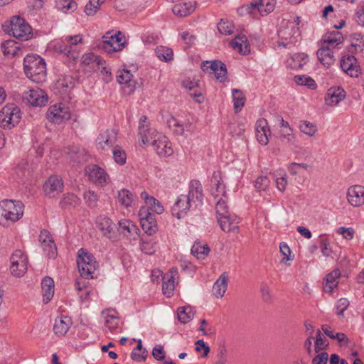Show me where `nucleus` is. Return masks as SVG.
Returning a JSON list of instances; mask_svg holds the SVG:
<instances>
[{
  "label": "nucleus",
  "instance_id": "nucleus-1",
  "mask_svg": "<svg viewBox=\"0 0 364 364\" xmlns=\"http://www.w3.org/2000/svg\"><path fill=\"white\" fill-rule=\"evenodd\" d=\"M23 70L28 78L36 83L46 81V62L37 54H28L23 59Z\"/></svg>",
  "mask_w": 364,
  "mask_h": 364
},
{
  "label": "nucleus",
  "instance_id": "nucleus-2",
  "mask_svg": "<svg viewBox=\"0 0 364 364\" xmlns=\"http://www.w3.org/2000/svg\"><path fill=\"white\" fill-rule=\"evenodd\" d=\"M4 32L14 38L27 41L33 36L32 28L24 18L16 16L11 18L9 22L2 25Z\"/></svg>",
  "mask_w": 364,
  "mask_h": 364
},
{
  "label": "nucleus",
  "instance_id": "nucleus-3",
  "mask_svg": "<svg viewBox=\"0 0 364 364\" xmlns=\"http://www.w3.org/2000/svg\"><path fill=\"white\" fill-rule=\"evenodd\" d=\"M24 205L20 200H3L0 201V224L4 220L16 222L23 215Z\"/></svg>",
  "mask_w": 364,
  "mask_h": 364
},
{
  "label": "nucleus",
  "instance_id": "nucleus-4",
  "mask_svg": "<svg viewBox=\"0 0 364 364\" xmlns=\"http://www.w3.org/2000/svg\"><path fill=\"white\" fill-rule=\"evenodd\" d=\"M77 263L80 276L84 279H92L98 264L94 256L83 249L77 252Z\"/></svg>",
  "mask_w": 364,
  "mask_h": 364
},
{
  "label": "nucleus",
  "instance_id": "nucleus-5",
  "mask_svg": "<svg viewBox=\"0 0 364 364\" xmlns=\"http://www.w3.org/2000/svg\"><path fill=\"white\" fill-rule=\"evenodd\" d=\"M22 112L16 105L7 104L0 111V127L11 129L20 122Z\"/></svg>",
  "mask_w": 364,
  "mask_h": 364
},
{
  "label": "nucleus",
  "instance_id": "nucleus-6",
  "mask_svg": "<svg viewBox=\"0 0 364 364\" xmlns=\"http://www.w3.org/2000/svg\"><path fill=\"white\" fill-rule=\"evenodd\" d=\"M299 18L296 16L294 21L287 22L286 27L279 30L278 34L282 42L279 43V46L287 47L288 46L294 45L298 42L300 37L299 27L296 26L299 24Z\"/></svg>",
  "mask_w": 364,
  "mask_h": 364
},
{
  "label": "nucleus",
  "instance_id": "nucleus-7",
  "mask_svg": "<svg viewBox=\"0 0 364 364\" xmlns=\"http://www.w3.org/2000/svg\"><path fill=\"white\" fill-rule=\"evenodd\" d=\"M10 271L12 276L21 278L28 271V259L27 255L21 250H15L10 257Z\"/></svg>",
  "mask_w": 364,
  "mask_h": 364
},
{
  "label": "nucleus",
  "instance_id": "nucleus-8",
  "mask_svg": "<svg viewBox=\"0 0 364 364\" xmlns=\"http://www.w3.org/2000/svg\"><path fill=\"white\" fill-rule=\"evenodd\" d=\"M125 44L126 41L120 31L115 34H112L111 32H107L102 37L101 47L105 51L110 53L122 50L125 46Z\"/></svg>",
  "mask_w": 364,
  "mask_h": 364
},
{
  "label": "nucleus",
  "instance_id": "nucleus-9",
  "mask_svg": "<svg viewBox=\"0 0 364 364\" xmlns=\"http://www.w3.org/2000/svg\"><path fill=\"white\" fill-rule=\"evenodd\" d=\"M71 117V113L68 107L63 103L55 104L49 108L47 118L54 124H61Z\"/></svg>",
  "mask_w": 364,
  "mask_h": 364
},
{
  "label": "nucleus",
  "instance_id": "nucleus-10",
  "mask_svg": "<svg viewBox=\"0 0 364 364\" xmlns=\"http://www.w3.org/2000/svg\"><path fill=\"white\" fill-rule=\"evenodd\" d=\"M89 179L99 186H106L110 181V178L106 171L96 164H90L85 168Z\"/></svg>",
  "mask_w": 364,
  "mask_h": 364
},
{
  "label": "nucleus",
  "instance_id": "nucleus-11",
  "mask_svg": "<svg viewBox=\"0 0 364 364\" xmlns=\"http://www.w3.org/2000/svg\"><path fill=\"white\" fill-rule=\"evenodd\" d=\"M140 223L143 230L149 235H154L158 230V225L155 215L151 214L149 209L141 208L139 213Z\"/></svg>",
  "mask_w": 364,
  "mask_h": 364
},
{
  "label": "nucleus",
  "instance_id": "nucleus-12",
  "mask_svg": "<svg viewBox=\"0 0 364 364\" xmlns=\"http://www.w3.org/2000/svg\"><path fill=\"white\" fill-rule=\"evenodd\" d=\"M117 133L114 129H107L100 134L96 139L97 147L102 151L112 150L117 146Z\"/></svg>",
  "mask_w": 364,
  "mask_h": 364
},
{
  "label": "nucleus",
  "instance_id": "nucleus-13",
  "mask_svg": "<svg viewBox=\"0 0 364 364\" xmlns=\"http://www.w3.org/2000/svg\"><path fill=\"white\" fill-rule=\"evenodd\" d=\"M22 101L32 107H43L46 105V92L39 88L26 91L22 95Z\"/></svg>",
  "mask_w": 364,
  "mask_h": 364
},
{
  "label": "nucleus",
  "instance_id": "nucleus-14",
  "mask_svg": "<svg viewBox=\"0 0 364 364\" xmlns=\"http://www.w3.org/2000/svg\"><path fill=\"white\" fill-rule=\"evenodd\" d=\"M160 134L161 133L157 132L155 129L149 127V122H147V117L146 116H142L140 118L138 134L139 141H141L143 144H151L152 141L156 138V134Z\"/></svg>",
  "mask_w": 364,
  "mask_h": 364
},
{
  "label": "nucleus",
  "instance_id": "nucleus-15",
  "mask_svg": "<svg viewBox=\"0 0 364 364\" xmlns=\"http://www.w3.org/2000/svg\"><path fill=\"white\" fill-rule=\"evenodd\" d=\"M201 68L204 72L213 73L215 78L220 82H224L227 77L226 66L221 61L203 62Z\"/></svg>",
  "mask_w": 364,
  "mask_h": 364
},
{
  "label": "nucleus",
  "instance_id": "nucleus-16",
  "mask_svg": "<svg viewBox=\"0 0 364 364\" xmlns=\"http://www.w3.org/2000/svg\"><path fill=\"white\" fill-rule=\"evenodd\" d=\"M151 145L157 154L161 157L171 156L173 153L171 142L161 133L156 134V138L152 141Z\"/></svg>",
  "mask_w": 364,
  "mask_h": 364
},
{
  "label": "nucleus",
  "instance_id": "nucleus-17",
  "mask_svg": "<svg viewBox=\"0 0 364 364\" xmlns=\"http://www.w3.org/2000/svg\"><path fill=\"white\" fill-rule=\"evenodd\" d=\"M342 70L351 77H358L361 73V68L357 59L350 55H343L341 60Z\"/></svg>",
  "mask_w": 364,
  "mask_h": 364
},
{
  "label": "nucleus",
  "instance_id": "nucleus-18",
  "mask_svg": "<svg viewBox=\"0 0 364 364\" xmlns=\"http://www.w3.org/2000/svg\"><path fill=\"white\" fill-rule=\"evenodd\" d=\"M118 82L122 85L124 92L131 95L136 89V82L133 80V75L128 70H119L117 75Z\"/></svg>",
  "mask_w": 364,
  "mask_h": 364
},
{
  "label": "nucleus",
  "instance_id": "nucleus-19",
  "mask_svg": "<svg viewBox=\"0 0 364 364\" xmlns=\"http://www.w3.org/2000/svg\"><path fill=\"white\" fill-rule=\"evenodd\" d=\"M192 205V203L186 195H181L171 208V214L178 219H181L187 215Z\"/></svg>",
  "mask_w": 364,
  "mask_h": 364
},
{
  "label": "nucleus",
  "instance_id": "nucleus-20",
  "mask_svg": "<svg viewBox=\"0 0 364 364\" xmlns=\"http://www.w3.org/2000/svg\"><path fill=\"white\" fill-rule=\"evenodd\" d=\"M218 222L223 231L225 232H237L240 218L234 214H228L218 218Z\"/></svg>",
  "mask_w": 364,
  "mask_h": 364
},
{
  "label": "nucleus",
  "instance_id": "nucleus-21",
  "mask_svg": "<svg viewBox=\"0 0 364 364\" xmlns=\"http://www.w3.org/2000/svg\"><path fill=\"white\" fill-rule=\"evenodd\" d=\"M81 64L89 71L100 70V66L106 64L105 61L99 55L92 53H86L81 58Z\"/></svg>",
  "mask_w": 364,
  "mask_h": 364
},
{
  "label": "nucleus",
  "instance_id": "nucleus-22",
  "mask_svg": "<svg viewBox=\"0 0 364 364\" xmlns=\"http://www.w3.org/2000/svg\"><path fill=\"white\" fill-rule=\"evenodd\" d=\"M211 193L215 200L220 197L228 198L225 185L222 179L220 172H214L211 179Z\"/></svg>",
  "mask_w": 364,
  "mask_h": 364
},
{
  "label": "nucleus",
  "instance_id": "nucleus-23",
  "mask_svg": "<svg viewBox=\"0 0 364 364\" xmlns=\"http://www.w3.org/2000/svg\"><path fill=\"white\" fill-rule=\"evenodd\" d=\"M186 196L195 206H197L198 203H202L203 193L200 182L197 180L191 181L189 184L188 193Z\"/></svg>",
  "mask_w": 364,
  "mask_h": 364
},
{
  "label": "nucleus",
  "instance_id": "nucleus-24",
  "mask_svg": "<svg viewBox=\"0 0 364 364\" xmlns=\"http://www.w3.org/2000/svg\"><path fill=\"white\" fill-rule=\"evenodd\" d=\"M347 198L349 203L354 207L363 205L364 187L358 185L350 187L347 191Z\"/></svg>",
  "mask_w": 364,
  "mask_h": 364
},
{
  "label": "nucleus",
  "instance_id": "nucleus-25",
  "mask_svg": "<svg viewBox=\"0 0 364 364\" xmlns=\"http://www.w3.org/2000/svg\"><path fill=\"white\" fill-rule=\"evenodd\" d=\"M255 132L258 142L262 145H267L269 141L268 136L270 135V129L265 119L261 118L256 122Z\"/></svg>",
  "mask_w": 364,
  "mask_h": 364
},
{
  "label": "nucleus",
  "instance_id": "nucleus-26",
  "mask_svg": "<svg viewBox=\"0 0 364 364\" xmlns=\"http://www.w3.org/2000/svg\"><path fill=\"white\" fill-rule=\"evenodd\" d=\"M346 97L345 90L340 87H333L328 90L325 97V102L328 106L334 107L343 100Z\"/></svg>",
  "mask_w": 364,
  "mask_h": 364
},
{
  "label": "nucleus",
  "instance_id": "nucleus-27",
  "mask_svg": "<svg viewBox=\"0 0 364 364\" xmlns=\"http://www.w3.org/2000/svg\"><path fill=\"white\" fill-rule=\"evenodd\" d=\"M64 183L60 176L54 175L47 180V196L54 198L63 192Z\"/></svg>",
  "mask_w": 364,
  "mask_h": 364
},
{
  "label": "nucleus",
  "instance_id": "nucleus-28",
  "mask_svg": "<svg viewBox=\"0 0 364 364\" xmlns=\"http://www.w3.org/2000/svg\"><path fill=\"white\" fill-rule=\"evenodd\" d=\"M178 275V270L176 268H172L168 273L165 274L163 277L164 282L162 290L164 294L166 297H171L173 295L175 289V279Z\"/></svg>",
  "mask_w": 364,
  "mask_h": 364
},
{
  "label": "nucleus",
  "instance_id": "nucleus-29",
  "mask_svg": "<svg viewBox=\"0 0 364 364\" xmlns=\"http://www.w3.org/2000/svg\"><path fill=\"white\" fill-rule=\"evenodd\" d=\"M47 49L53 51L56 53H63L65 54L68 58L73 59V60H76L78 57V55L77 53L74 52L73 50H71L70 48L65 44V42L58 41H53L50 42Z\"/></svg>",
  "mask_w": 364,
  "mask_h": 364
},
{
  "label": "nucleus",
  "instance_id": "nucleus-30",
  "mask_svg": "<svg viewBox=\"0 0 364 364\" xmlns=\"http://www.w3.org/2000/svg\"><path fill=\"white\" fill-rule=\"evenodd\" d=\"M97 227L108 238L114 237L115 225L110 218L105 215H100L97 219Z\"/></svg>",
  "mask_w": 364,
  "mask_h": 364
},
{
  "label": "nucleus",
  "instance_id": "nucleus-31",
  "mask_svg": "<svg viewBox=\"0 0 364 364\" xmlns=\"http://www.w3.org/2000/svg\"><path fill=\"white\" fill-rule=\"evenodd\" d=\"M106 327L112 332H114L119 328L120 319L118 314L114 310H106L102 311Z\"/></svg>",
  "mask_w": 364,
  "mask_h": 364
},
{
  "label": "nucleus",
  "instance_id": "nucleus-32",
  "mask_svg": "<svg viewBox=\"0 0 364 364\" xmlns=\"http://www.w3.org/2000/svg\"><path fill=\"white\" fill-rule=\"evenodd\" d=\"M317 58L320 63L325 67H330L335 62V58L331 48L321 45V48L317 50Z\"/></svg>",
  "mask_w": 364,
  "mask_h": 364
},
{
  "label": "nucleus",
  "instance_id": "nucleus-33",
  "mask_svg": "<svg viewBox=\"0 0 364 364\" xmlns=\"http://www.w3.org/2000/svg\"><path fill=\"white\" fill-rule=\"evenodd\" d=\"M228 275L223 272L213 286V292L218 299L222 298L228 288Z\"/></svg>",
  "mask_w": 364,
  "mask_h": 364
},
{
  "label": "nucleus",
  "instance_id": "nucleus-34",
  "mask_svg": "<svg viewBox=\"0 0 364 364\" xmlns=\"http://www.w3.org/2000/svg\"><path fill=\"white\" fill-rule=\"evenodd\" d=\"M72 325V320L68 316L57 317L53 325V331L58 336L65 335Z\"/></svg>",
  "mask_w": 364,
  "mask_h": 364
},
{
  "label": "nucleus",
  "instance_id": "nucleus-35",
  "mask_svg": "<svg viewBox=\"0 0 364 364\" xmlns=\"http://www.w3.org/2000/svg\"><path fill=\"white\" fill-rule=\"evenodd\" d=\"M230 44L235 50L238 51L241 54L246 55L250 52V46L245 35L236 36Z\"/></svg>",
  "mask_w": 364,
  "mask_h": 364
},
{
  "label": "nucleus",
  "instance_id": "nucleus-36",
  "mask_svg": "<svg viewBox=\"0 0 364 364\" xmlns=\"http://www.w3.org/2000/svg\"><path fill=\"white\" fill-rule=\"evenodd\" d=\"M195 9V4L191 1L176 4L173 9V13L176 16L185 17L190 15Z\"/></svg>",
  "mask_w": 364,
  "mask_h": 364
},
{
  "label": "nucleus",
  "instance_id": "nucleus-37",
  "mask_svg": "<svg viewBox=\"0 0 364 364\" xmlns=\"http://www.w3.org/2000/svg\"><path fill=\"white\" fill-rule=\"evenodd\" d=\"M309 61L308 55L305 53H295L287 60V65L291 69L296 70L302 68Z\"/></svg>",
  "mask_w": 364,
  "mask_h": 364
},
{
  "label": "nucleus",
  "instance_id": "nucleus-38",
  "mask_svg": "<svg viewBox=\"0 0 364 364\" xmlns=\"http://www.w3.org/2000/svg\"><path fill=\"white\" fill-rule=\"evenodd\" d=\"M141 198L144 200L145 203L149 206L152 211L156 213L157 214H161L164 213V208L161 202L153 196H150L147 192H141Z\"/></svg>",
  "mask_w": 364,
  "mask_h": 364
},
{
  "label": "nucleus",
  "instance_id": "nucleus-39",
  "mask_svg": "<svg viewBox=\"0 0 364 364\" xmlns=\"http://www.w3.org/2000/svg\"><path fill=\"white\" fill-rule=\"evenodd\" d=\"M80 204V199L73 193H67L63 195L60 201V207L63 209L75 208Z\"/></svg>",
  "mask_w": 364,
  "mask_h": 364
},
{
  "label": "nucleus",
  "instance_id": "nucleus-40",
  "mask_svg": "<svg viewBox=\"0 0 364 364\" xmlns=\"http://www.w3.org/2000/svg\"><path fill=\"white\" fill-rule=\"evenodd\" d=\"M341 273L338 269L333 270L326 277V282L323 286L324 291L331 292L338 285V279Z\"/></svg>",
  "mask_w": 364,
  "mask_h": 364
},
{
  "label": "nucleus",
  "instance_id": "nucleus-41",
  "mask_svg": "<svg viewBox=\"0 0 364 364\" xmlns=\"http://www.w3.org/2000/svg\"><path fill=\"white\" fill-rule=\"evenodd\" d=\"M73 86L70 77H63L58 79L54 85V90L61 95L66 94Z\"/></svg>",
  "mask_w": 364,
  "mask_h": 364
},
{
  "label": "nucleus",
  "instance_id": "nucleus-42",
  "mask_svg": "<svg viewBox=\"0 0 364 364\" xmlns=\"http://www.w3.org/2000/svg\"><path fill=\"white\" fill-rule=\"evenodd\" d=\"M119 226L124 234L127 232V235L133 237L134 239H136L138 236L139 228L132 221L129 220H120Z\"/></svg>",
  "mask_w": 364,
  "mask_h": 364
},
{
  "label": "nucleus",
  "instance_id": "nucleus-43",
  "mask_svg": "<svg viewBox=\"0 0 364 364\" xmlns=\"http://www.w3.org/2000/svg\"><path fill=\"white\" fill-rule=\"evenodd\" d=\"M191 253L198 259H203L209 254L210 248L207 244L196 242L191 247Z\"/></svg>",
  "mask_w": 364,
  "mask_h": 364
},
{
  "label": "nucleus",
  "instance_id": "nucleus-44",
  "mask_svg": "<svg viewBox=\"0 0 364 364\" xmlns=\"http://www.w3.org/2000/svg\"><path fill=\"white\" fill-rule=\"evenodd\" d=\"M232 97L235 112H239L245 105L246 97L243 92L239 89L232 90Z\"/></svg>",
  "mask_w": 364,
  "mask_h": 364
},
{
  "label": "nucleus",
  "instance_id": "nucleus-45",
  "mask_svg": "<svg viewBox=\"0 0 364 364\" xmlns=\"http://www.w3.org/2000/svg\"><path fill=\"white\" fill-rule=\"evenodd\" d=\"M343 41V37L341 33L336 31L333 33L324 36L322 44L326 46H328L329 48H335L336 46L342 43Z\"/></svg>",
  "mask_w": 364,
  "mask_h": 364
},
{
  "label": "nucleus",
  "instance_id": "nucleus-46",
  "mask_svg": "<svg viewBox=\"0 0 364 364\" xmlns=\"http://www.w3.org/2000/svg\"><path fill=\"white\" fill-rule=\"evenodd\" d=\"M314 341V351L316 353L326 350L328 348L329 343L326 337L321 333V330L316 331V337Z\"/></svg>",
  "mask_w": 364,
  "mask_h": 364
},
{
  "label": "nucleus",
  "instance_id": "nucleus-47",
  "mask_svg": "<svg viewBox=\"0 0 364 364\" xmlns=\"http://www.w3.org/2000/svg\"><path fill=\"white\" fill-rule=\"evenodd\" d=\"M194 316V311L190 306H183L178 309V318L182 323H188Z\"/></svg>",
  "mask_w": 364,
  "mask_h": 364
},
{
  "label": "nucleus",
  "instance_id": "nucleus-48",
  "mask_svg": "<svg viewBox=\"0 0 364 364\" xmlns=\"http://www.w3.org/2000/svg\"><path fill=\"white\" fill-rule=\"evenodd\" d=\"M117 198L122 205L128 208L133 201L134 195L129 190L124 188L119 191Z\"/></svg>",
  "mask_w": 364,
  "mask_h": 364
},
{
  "label": "nucleus",
  "instance_id": "nucleus-49",
  "mask_svg": "<svg viewBox=\"0 0 364 364\" xmlns=\"http://www.w3.org/2000/svg\"><path fill=\"white\" fill-rule=\"evenodd\" d=\"M155 53L161 60L168 62L173 60V53L170 48L159 46L156 48Z\"/></svg>",
  "mask_w": 364,
  "mask_h": 364
},
{
  "label": "nucleus",
  "instance_id": "nucleus-50",
  "mask_svg": "<svg viewBox=\"0 0 364 364\" xmlns=\"http://www.w3.org/2000/svg\"><path fill=\"white\" fill-rule=\"evenodd\" d=\"M1 49L4 55L14 56L19 50V47L14 41L9 40L2 43Z\"/></svg>",
  "mask_w": 364,
  "mask_h": 364
},
{
  "label": "nucleus",
  "instance_id": "nucleus-51",
  "mask_svg": "<svg viewBox=\"0 0 364 364\" xmlns=\"http://www.w3.org/2000/svg\"><path fill=\"white\" fill-rule=\"evenodd\" d=\"M57 6L58 10L66 14L69 11H75L77 8V4L73 0H58Z\"/></svg>",
  "mask_w": 364,
  "mask_h": 364
},
{
  "label": "nucleus",
  "instance_id": "nucleus-52",
  "mask_svg": "<svg viewBox=\"0 0 364 364\" xmlns=\"http://www.w3.org/2000/svg\"><path fill=\"white\" fill-rule=\"evenodd\" d=\"M299 130L309 136H313L317 132L316 126L306 120L301 121L299 125Z\"/></svg>",
  "mask_w": 364,
  "mask_h": 364
},
{
  "label": "nucleus",
  "instance_id": "nucleus-53",
  "mask_svg": "<svg viewBox=\"0 0 364 364\" xmlns=\"http://www.w3.org/2000/svg\"><path fill=\"white\" fill-rule=\"evenodd\" d=\"M294 82L297 85L306 86L311 90L316 88V83L315 80L309 76L296 75L294 76Z\"/></svg>",
  "mask_w": 364,
  "mask_h": 364
},
{
  "label": "nucleus",
  "instance_id": "nucleus-54",
  "mask_svg": "<svg viewBox=\"0 0 364 364\" xmlns=\"http://www.w3.org/2000/svg\"><path fill=\"white\" fill-rule=\"evenodd\" d=\"M215 210L218 218L230 214L227 204V198L220 197V198L218 199L215 205Z\"/></svg>",
  "mask_w": 364,
  "mask_h": 364
},
{
  "label": "nucleus",
  "instance_id": "nucleus-55",
  "mask_svg": "<svg viewBox=\"0 0 364 364\" xmlns=\"http://www.w3.org/2000/svg\"><path fill=\"white\" fill-rule=\"evenodd\" d=\"M234 25L231 21L221 19L218 24V31L223 35H231L234 31Z\"/></svg>",
  "mask_w": 364,
  "mask_h": 364
},
{
  "label": "nucleus",
  "instance_id": "nucleus-56",
  "mask_svg": "<svg viewBox=\"0 0 364 364\" xmlns=\"http://www.w3.org/2000/svg\"><path fill=\"white\" fill-rule=\"evenodd\" d=\"M83 198L85 204L90 208H96L98 202V197L93 191H85L83 194Z\"/></svg>",
  "mask_w": 364,
  "mask_h": 364
},
{
  "label": "nucleus",
  "instance_id": "nucleus-57",
  "mask_svg": "<svg viewBox=\"0 0 364 364\" xmlns=\"http://www.w3.org/2000/svg\"><path fill=\"white\" fill-rule=\"evenodd\" d=\"M113 159L116 163L119 165H124L126 163L127 155L122 148L119 146H114L112 149Z\"/></svg>",
  "mask_w": 364,
  "mask_h": 364
},
{
  "label": "nucleus",
  "instance_id": "nucleus-58",
  "mask_svg": "<svg viewBox=\"0 0 364 364\" xmlns=\"http://www.w3.org/2000/svg\"><path fill=\"white\" fill-rule=\"evenodd\" d=\"M276 0H262L259 13L262 16L267 15L274 9Z\"/></svg>",
  "mask_w": 364,
  "mask_h": 364
},
{
  "label": "nucleus",
  "instance_id": "nucleus-59",
  "mask_svg": "<svg viewBox=\"0 0 364 364\" xmlns=\"http://www.w3.org/2000/svg\"><path fill=\"white\" fill-rule=\"evenodd\" d=\"M58 255L57 247L55 244L54 240L47 232V256L49 259H55Z\"/></svg>",
  "mask_w": 364,
  "mask_h": 364
},
{
  "label": "nucleus",
  "instance_id": "nucleus-60",
  "mask_svg": "<svg viewBox=\"0 0 364 364\" xmlns=\"http://www.w3.org/2000/svg\"><path fill=\"white\" fill-rule=\"evenodd\" d=\"M262 0H252V1L247 5L240 7L238 10L239 12H247L249 14H255L256 11L259 12V9L261 6Z\"/></svg>",
  "mask_w": 364,
  "mask_h": 364
},
{
  "label": "nucleus",
  "instance_id": "nucleus-61",
  "mask_svg": "<svg viewBox=\"0 0 364 364\" xmlns=\"http://www.w3.org/2000/svg\"><path fill=\"white\" fill-rule=\"evenodd\" d=\"M260 294L262 299L267 304H269L272 301L271 289L267 283L263 282L260 284Z\"/></svg>",
  "mask_w": 364,
  "mask_h": 364
},
{
  "label": "nucleus",
  "instance_id": "nucleus-62",
  "mask_svg": "<svg viewBox=\"0 0 364 364\" xmlns=\"http://www.w3.org/2000/svg\"><path fill=\"white\" fill-rule=\"evenodd\" d=\"M167 123H168V126L169 127V128L172 129L173 131L176 134L181 135L183 134L184 128H183V124H181L180 123V122L178 119H176L175 117H171L168 119Z\"/></svg>",
  "mask_w": 364,
  "mask_h": 364
},
{
  "label": "nucleus",
  "instance_id": "nucleus-63",
  "mask_svg": "<svg viewBox=\"0 0 364 364\" xmlns=\"http://www.w3.org/2000/svg\"><path fill=\"white\" fill-rule=\"evenodd\" d=\"M269 184L270 181L267 176H259L256 179L255 186L258 191L261 192L267 191Z\"/></svg>",
  "mask_w": 364,
  "mask_h": 364
},
{
  "label": "nucleus",
  "instance_id": "nucleus-64",
  "mask_svg": "<svg viewBox=\"0 0 364 364\" xmlns=\"http://www.w3.org/2000/svg\"><path fill=\"white\" fill-rule=\"evenodd\" d=\"M100 6V0H90L85 6V12L87 16H92L97 12Z\"/></svg>",
  "mask_w": 364,
  "mask_h": 364
}]
</instances>
